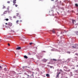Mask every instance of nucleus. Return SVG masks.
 <instances>
[{"mask_svg": "<svg viewBox=\"0 0 78 78\" xmlns=\"http://www.w3.org/2000/svg\"><path fill=\"white\" fill-rule=\"evenodd\" d=\"M64 68H65L66 69H64V70L65 71H66V72H70V69L67 70L68 69H69V68H67V67H65Z\"/></svg>", "mask_w": 78, "mask_h": 78, "instance_id": "1", "label": "nucleus"}, {"mask_svg": "<svg viewBox=\"0 0 78 78\" xmlns=\"http://www.w3.org/2000/svg\"><path fill=\"white\" fill-rule=\"evenodd\" d=\"M8 26H9L10 27H11L12 26V23H8L7 24Z\"/></svg>", "mask_w": 78, "mask_h": 78, "instance_id": "2", "label": "nucleus"}, {"mask_svg": "<svg viewBox=\"0 0 78 78\" xmlns=\"http://www.w3.org/2000/svg\"><path fill=\"white\" fill-rule=\"evenodd\" d=\"M8 11H5L3 13V14H7Z\"/></svg>", "mask_w": 78, "mask_h": 78, "instance_id": "3", "label": "nucleus"}, {"mask_svg": "<svg viewBox=\"0 0 78 78\" xmlns=\"http://www.w3.org/2000/svg\"><path fill=\"white\" fill-rule=\"evenodd\" d=\"M72 47H73V48H77V47L76 46H72Z\"/></svg>", "mask_w": 78, "mask_h": 78, "instance_id": "4", "label": "nucleus"}, {"mask_svg": "<svg viewBox=\"0 0 78 78\" xmlns=\"http://www.w3.org/2000/svg\"><path fill=\"white\" fill-rule=\"evenodd\" d=\"M57 73V77H59V74H61V72H59L58 73Z\"/></svg>", "mask_w": 78, "mask_h": 78, "instance_id": "5", "label": "nucleus"}, {"mask_svg": "<svg viewBox=\"0 0 78 78\" xmlns=\"http://www.w3.org/2000/svg\"><path fill=\"white\" fill-rule=\"evenodd\" d=\"M13 2L14 4L16 3V0H13Z\"/></svg>", "mask_w": 78, "mask_h": 78, "instance_id": "6", "label": "nucleus"}, {"mask_svg": "<svg viewBox=\"0 0 78 78\" xmlns=\"http://www.w3.org/2000/svg\"><path fill=\"white\" fill-rule=\"evenodd\" d=\"M21 49V47H18L16 48V50H20Z\"/></svg>", "mask_w": 78, "mask_h": 78, "instance_id": "7", "label": "nucleus"}, {"mask_svg": "<svg viewBox=\"0 0 78 78\" xmlns=\"http://www.w3.org/2000/svg\"><path fill=\"white\" fill-rule=\"evenodd\" d=\"M24 58H25V59H27V58H28V57H27V56L26 55H24Z\"/></svg>", "mask_w": 78, "mask_h": 78, "instance_id": "8", "label": "nucleus"}, {"mask_svg": "<svg viewBox=\"0 0 78 78\" xmlns=\"http://www.w3.org/2000/svg\"><path fill=\"white\" fill-rule=\"evenodd\" d=\"M72 22L74 24V22H75V20L72 19Z\"/></svg>", "mask_w": 78, "mask_h": 78, "instance_id": "9", "label": "nucleus"}, {"mask_svg": "<svg viewBox=\"0 0 78 78\" xmlns=\"http://www.w3.org/2000/svg\"><path fill=\"white\" fill-rule=\"evenodd\" d=\"M53 33L54 34L55 33V30H53L52 31Z\"/></svg>", "mask_w": 78, "mask_h": 78, "instance_id": "10", "label": "nucleus"}, {"mask_svg": "<svg viewBox=\"0 0 78 78\" xmlns=\"http://www.w3.org/2000/svg\"><path fill=\"white\" fill-rule=\"evenodd\" d=\"M46 76H47L48 77H49V74H46Z\"/></svg>", "mask_w": 78, "mask_h": 78, "instance_id": "11", "label": "nucleus"}, {"mask_svg": "<svg viewBox=\"0 0 78 78\" xmlns=\"http://www.w3.org/2000/svg\"><path fill=\"white\" fill-rule=\"evenodd\" d=\"M2 67L0 66V70H2Z\"/></svg>", "mask_w": 78, "mask_h": 78, "instance_id": "12", "label": "nucleus"}, {"mask_svg": "<svg viewBox=\"0 0 78 78\" xmlns=\"http://www.w3.org/2000/svg\"><path fill=\"white\" fill-rule=\"evenodd\" d=\"M5 7H6L5 6H3V9H5L6 8Z\"/></svg>", "mask_w": 78, "mask_h": 78, "instance_id": "13", "label": "nucleus"}, {"mask_svg": "<svg viewBox=\"0 0 78 78\" xmlns=\"http://www.w3.org/2000/svg\"><path fill=\"white\" fill-rule=\"evenodd\" d=\"M5 20H6V21H8V20H9V19H5Z\"/></svg>", "mask_w": 78, "mask_h": 78, "instance_id": "14", "label": "nucleus"}, {"mask_svg": "<svg viewBox=\"0 0 78 78\" xmlns=\"http://www.w3.org/2000/svg\"><path fill=\"white\" fill-rule=\"evenodd\" d=\"M4 70H5V71H6L7 70V69H6V68H4Z\"/></svg>", "mask_w": 78, "mask_h": 78, "instance_id": "15", "label": "nucleus"}, {"mask_svg": "<svg viewBox=\"0 0 78 78\" xmlns=\"http://www.w3.org/2000/svg\"><path fill=\"white\" fill-rule=\"evenodd\" d=\"M16 16H19V13H16Z\"/></svg>", "mask_w": 78, "mask_h": 78, "instance_id": "16", "label": "nucleus"}, {"mask_svg": "<svg viewBox=\"0 0 78 78\" xmlns=\"http://www.w3.org/2000/svg\"><path fill=\"white\" fill-rule=\"evenodd\" d=\"M75 5L77 7L78 6V5L77 4H76Z\"/></svg>", "mask_w": 78, "mask_h": 78, "instance_id": "17", "label": "nucleus"}, {"mask_svg": "<svg viewBox=\"0 0 78 78\" xmlns=\"http://www.w3.org/2000/svg\"><path fill=\"white\" fill-rule=\"evenodd\" d=\"M44 62H45L47 61V60L44 59Z\"/></svg>", "mask_w": 78, "mask_h": 78, "instance_id": "18", "label": "nucleus"}, {"mask_svg": "<svg viewBox=\"0 0 78 78\" xmlns=\"http://www.w3.org/2000/svg\"><path fill=\"white\" fill-rule=\"evenodd\" d=\"M7 3H10V1H8L7 2Z\"/></svg>", "mask_w": 78, "mask_h": 78, "instance_id": "19", "label": "nucleus"}, {"mask_svg": "<svg viewBox=\"0 0 78 78\" xmlns=\"http://www.w3.org/2000/svg\"><path fill=\"white\" fill-rule=\"evenodd\" d=\"M13 18H16V16H13Z\"/></svg>", "mask_w": 78, "mask_h": 78, "instance_id": "20", "label": "nucleus"}, {"mask_svg": "<svg viewBox=\"0 0 78 78\" xmlns=\"http://www.w3.org/2000/svg\"><path fill=\"white\" fill-rule=\"evenodd\" d=\"M33 44V43H30V44L31 45H32V44Z\"/></svg>", "mask_w": 78, "mask_h": 78, "instance_id": "21", "label": "nucleus"}, {"mask_svg": "<svg viewBox=\"0 0 78 78\" xmlns=\"http://www.w3.org/2000/svg\"><path fill=\"white\" fill-rule=\"evenodd\" d=\"M53 60L55 61H56V60L55 59H53Z\"/></svg>", "mask_w": 78, "mask_h": 78, "instance_id": "22", "label": "nucleus"}, {"mask_svg": "<svg viewBox=\"0 0 78 78\" xmlns=\"http://www.w3.org/2000/svg\"><path fill=\"white\" fill-rule=\"evenodd\" d=\"M16 22V23H18L19 22V20H17Z\"/></svg>", "mask_w": 78, "mask_h": 78, "instance_id": "23", "label": "nucleus"}, {"mask_svg": "<svg viewBox=\"0 0 78 78\" xmlns=\"http://www.w3.org/2000/svg\"><path fill=\"white\" fill-rule=\"evenodd\" d=\"M26 67H26V66H23V68H26Z\"/></svg>", "mask_w": 78, "mask_h": 78, "instance_id": "24", "label": "nucleus"}, {"mask_svg": "<svg viewBox=\"0 0 78 78\" xmlns=\"http://www.w3.org/2000/svg\"><path fill=\"white\" fill-rule=\"evenodd\" d=\"M19 19H21V17H20V16H19Z\"/></svg>", "mask_w": 78, "mask_h": 78, "instance_id": "25", "label": "nucleus"}, {"mask_svg": "<svg viewBox=\"0 0 78 78\" xmlns=\"http://www.w3.org/2000/svg\"><path fill=\"white\" fill-rule=\"evenodd\" d=\"M15 6L16 7H17V6H18V5H15Z\"/></svg>", "mask_w": 78, "mask_h": 78, "instance_id": "26", "label": "nucleus"}, {"mask_svg": "<svg viewBox=\"0 0 78 78\" xmlns=\"http://www.w3.org/2000/svg\"><path fill=\"white\" fill-rule=\"evenodd\" d=\"M8 45L9 46H10V44H9L8 43Z\"/></svg>", "mask_w": 78, "mask_h": 78, "instance_id": "27", "label": "nucleus"}, {"mask_svg": "<svg viewBox=\"0 0 78 78\" xmlns=\"http://www.w3.org/2000/svg\"><path fill=\"white\" fill-rule=\"evenodd\" d=\"M76 67H78V65H76Z\"/></svg>", "mask_w": 78, "mask_h": 78, "instance_id": "28", "label": "nucleus"}, {"mask_svg": "<svg viewBox=\"0 0 78 78\" xmlns=\"http://www.w3.org/2000/svg\"><path fill=\"white\" fill-rule=\"evenodd\" d=\"M29 55H31V54H30V52H29Z\"/></svg>", "mask_w": 78, "mask_h": 78, "instance_id": "29", "label": "nucleus"}, {"mask_svg": "<svg viewBox=\"0 0 78 78\" xmlns=\"http://www.w3.org/2000/svg\"><path fill=\"white\" fill-rule=\"evenodd\" d=\"M20 22H22V20H21L20 21Z\"/></svg>", "mask_w": 78, "mask_h": 78, "instance_id": "30", "label": "nucleus"}, {"mask_svg": "<svg viewBox=\"0 0 78 78\" xmlns=\"http://www.w3.org/2000/svg\"><path fill=\"white\" fill-rule=\"evenodd\" d=\"M60 71H61V72H62V69H60Z\"/></svg>", "mask_w": 78, "mask_h": 78, "instance_id": "31", "label": "nucleus"}, {"mask_svg": "<svg viewBox=\"0 0 78 78\" xmlns=\"http://www.w3.org/2000/svg\"><path fill=\"white\" fill-rule=\"evenodd\" d=\"M9 8H7V10H9Z\"/></svg>", "mask_w": 78, "mask_h": 78, "instance_id": "32", "label": "nucleus"}, {"mask_svg": "<svg viewBox=\"0 0 78 78\" xmlns=\"http://www.w3.org/2000/svg\"><path fill=\"white\" fill-rule=\"evenodd\" d=\"M76 34H78V32H76Z\"/></svg>", "mask_w": 78, "mask_h": 78, "instance_id": "33", "label": "nucleus"}, {"mask_svg": "<svg viewBox=\"0 0 78 78\" xmlns=\"http://www.w3.org/2000/svg\"><path fill=\"white\" fill-rule=\"evenodd\" d=\"M5 25H7L8 23H5Z\"/></svg>", "mask_w": 78, "mask_h": 78, "instance_id": "34", "label": "nucleus"}, {"mask_svg": "<svg viewBox=\"0 0 78 78\" xmlns=\"http://www.w3.org/2000/svg\"><path fill=\"white\" fill-rule=\"evenodd\" d=\"M50 67L51 68H52V66H50Z\"/></svg>", "mask_w": 78, "mask_h": 78, "instance_id": "35", "label": "nucleus"}, {"mask_svg": "<svg viewBox=\"0 0 78 78\" xmlns=\"http://www.w3.org/2000/svg\"><path fill=\"white\" fill-rule=\"evenodd\" d=\"M9 17H10V18H12V17H11V16Z\"/></svg>", "mask_w": 78, "mask_h": 78, "instance_id": "36", "label": "nucleus"}, {"mask_svg": "<svg viewBox=\"0 0 78 78\" xmlns=\"http://www.w3.org/2000/svg\"><path fill=\"white\" fill-rule=\"evenodd\" d=\"M1 41V39H0V41Z\"/></svg>", "mask_w": 78, "mask_h": 78, "instance_id": "37", "label": "nucleus"}, {"mask_svg": "<svg viewBox=\"0 0 78 78\" xmlns=\"http://www.w3.org/2000/svg\"><path fill=\"white\" fill-rule=\"evenodd\" d=\"M65 78H68V77H66Z\"/></svg>", "mask_w": 78, "mask_h": 78, "instance_id": "38", "label": "nucleus"}, {"mask_svg": "<svg viewBox=\"0 0 78 78\" xmlns=\"http://www.w3.org/2000/svg\"><path fill=\"white\" fill-rule=\"evenodd\" d=\"M51 1H53V0H51Z\"/></svg>", "mask_w": 78, "mask_h": 78, "instance_id": "39", "label": "nucleus"}, {"mask_svg": "<svg viewBox=\"0 0 78 78\" xmlns=\"http://www.w3.org/2000/svg\"><path fill=\"white\" fill-rule=\"evenodd\" d=\"M75 58H76V57H75Z\"/></svg>", "mask_w": 78, "mask_h": 78, "instance_id": "40", "label": "nucleus"}, {"mask_svg": "<svg viewBox=\"0 0 78 78\" xmlns=\"http://www.w3.org/2000/svg\"><path fill=\"white\" fill-rule=\"evenodd\" d=\"M15 54V55H16V54Z\"/></svg>", "mask_w": 78, "mask_h": 78, "instance_id": "41", "label": "nucleus"}, {"mask_svg": "<svg viewBox=\"0 0 78 78\" xmlns=\"http://www.w3.org/2000/svg\"><path fill=\"white\" fill-rule=\"evenodd\" d=\"M17 53H18V52H17Z\"/></svg>", "mask_w": 78, "mask_h": 78, "instance_id": "42", "label": "nucleus"}]
</instances>
